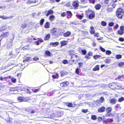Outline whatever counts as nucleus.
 Returning a JSON list of instances; mask_svg holds the SVG:
<instances>
[{"label":"nucleus","instance_id":"57","mask_svg":"<svg viewBox=\"0 0 124 124\" xmlns=\"http://www.w3.org/2000/svg\"><path fill=\"white\" fill-rule=\"evenodd\" d=\"M114 24V23L112 22L109 23V25L110 26H112Z\"/></svg>","mask_w":124,"mask_h":124},{"label":"nucleus","instance_id":"4","mask_svg":"<svg viewBox=\"0 0 124 124\" xmlns=\"http://www.w3.org/2000/svg\"><path fill=\"white\" fill-rule=\"evenodd\" d=\"M9 32H3L1 35H0L1 36V38L2 36L3 38H7L9 36Z\"/></svg>","mask_w":124,"mask_h":124},{"label":"nucleus","instance_id":"10","mask_svg":"<svg viewBox=\"0 0 124 124\" xmlns=\"http://www.w3.org/2000/svg\"><path fill=\"white\" fill-rule=\"evenodd\" d=\"M105 108L104 107H102L98 109V111L100 112H103L105 111Z\"/></svg>","mask_w":124,"mask_h":124},{"label":"nucleus","instance_id":"45","mask_svg":"<svg viewBox=\"0 0 124 124\" xmlns=\"http://www.w3.org/2000/svg\"><path fill=\"white\" fill-rule=\"evenodd\" d=\"M66 13L68 14V15L69 16H71L72 15V13L70 11H67L66 12Z\"/></svg>","mask_w":124,"mask_h":124},{"label":"nucleus","instance_id":"26","mask_svg":"<svg viewBox=\"0 0 124 124\" xmlns=\"http://www.w3.org/2000/svg\"><path fill=\"white\" fill-rule=\"evenodd\" d=\"M99 69V65H97L95 68L93 69V71H95L96 70H98Z\"/></svg>","mask_w":124,"mask_h":124},{"label":"nucleus","instance_id":"55","mask_svg":"<svg viewBox=\"0 0 124 124\" xmlns=\"http://www.w3.org/2000/svg\"><path fill=\"white\" fill-rule=\"evenodd\" d=\"M33 59L34 61H37L39 59L38 57H35Z\"/></svg>","mask_w":124,"mask_h":124},{"label":"nucleus","instance_id":"47","mask_svg":"<svg viewBox=\"0 0 124 124\" xmlns=\"http://www.w3.org/2000/svg\"><path fill=\"white\" fill-rule=\"evenodd\" d=\"M91 118L93 120H95L96 118V116L92 115V116Z\"/></svg>","mask_w":124,"mask_h":124},{"label":"nucleus","instance_id":"62","mask_svg":"<svg viewBox=\"0 0 124 124\" xmlns=\"http://www.w3.org/2000/svg\"><path fill=\"white\" fill-rule=\"evenodd\" d=\"M81 2L85 3L87 2L88 0H80Z\"/></svg>","mask_w":124,"mask_h":124},{"label":"nucleus","instance_id":"37","mask_svg":"<svg viewBox=\"0 0 124 124\" xmlns=\"http://www.w3.org/2000/svg\"><path fill=\"white\" fill-rule=\"evenodd\" d=\"M111 61V60L110 59H107L105 60V62L107 63H109Z\"/></svg>","mask_w":124,"mask_h":124},{"label":"nucleus","instance_id":"12","mask_svg":"<svg viewBox=\"0 0 124 124\" xmlns=\"http://www.w3.org/2000/svg\"><path fill=\"white\" fill-rule=\"evenodd\" d=\"M59 42H51L50 43L51 45H52L53 46L55 47L56 46L59 45Z\"/></svg>","mask_w":124,"mask_h":124},{"label":"nucleus","instance_id":"64","mask_svg":"<svg viewBox=\"0 0 124 124\" xmlns=\"http://www.w3.org/2000/svg\"><path fill=\"white\" fill-rule=\"evenodd\" d=\"M119 40L120 41H123L124 40V39L123 38H120L119 39Z\"/></svg>","mask_w":124,"mask_h":124},{"label":"nucleus","instance_id":"50","mask_svg":"<svg viewBox=\"0 0 124 124\" xmlns=\"http://www.w3.org/2000/svg\"><path fill=\"white\" fill-rule=\"evenodd\" d=\"M39 90V89L38 88L37 89H35L33 90V91L34 93H36Z\"/></svg>","mask_w":124,"mask_h":124},{"label":"nucleus","instance_id":"35","mask_svg":"<svg viewBox=\"0 0 124 124\" xmlns=\"http://www.w3.org/2000/svg\"><path fill=\"white\" fill-rule=\"evenodd\" d=\"M81 52L82 54L85 55L86 53V51L85 49H83L81 50Z\"/></svg>","mask_w":124,"mask_h":124},{"label":"nucleus","instance_id":"22","mask_svg":"<svg viewBox=\"0 0 124 124\" xmlns=\"http://www.w3.org/2000/svg\"><path fill=\"white\" fill-rule=\"evenodd\" d=\"M65 104L68 107H73V104L71 103H66Z\"/></svg>","mask_w":124,"mask_h":124},{"label":"nucleus","instance_id":"16","mask_svg":"<svg viewBox=\"0 0 124 124\" xmlns=\"http://www.w3.org/2000/svg\"><path fill=\"white\" fill-rule=\"evenodd\" d=\"M17 100L20 102H22L23 101V97L22 96H19L17 97Z\"/></svg>","mask_w":124,"mask_h":124},{"label":"nucleus","instance_id":"3","mask_svg":"<svg viewBox=\"0 0 124 124\" xmlns=\"http://www.w3.org/2000/svg\"><path fill=\"white\" fill-rule=\"evenodd\" d=\"M69 84V81H64L61 83L60 85L61 87H66Z\"/></svg>","mask_w":124,"mask_h":124},{"label":"nucleus","instance_id":"56","mask_svg":"<svg viewBox=\"0 0 124 124\" xmlns=\"http://www.w3.org/2000/svg\"><path fill=\"white\" fill-rule=\"evenodd\" d=\"M90 1V2L91 3L94 4L95 2V1L94 0H89Z\"/></svg>","mask_w":124,"mask_h":124},{"label":"nucleus","instance_id":"51","mask_svg":"<svg viewBox=\"0 0 124 124\" xmlns=\"http://www.w3.org/2000/svg\"><path fill=\"white\" fill-rule=\"evenodd\" d=\"M66 16V14L65 12H63V13H61V16L62 17H64Z\"/></svg>","mask_w":124,"mask_h":124},{"label":"nucleus","instance_id":"28","mask_svg":"<svg viewBox=\"0 0 124 124\" xmlns=\"http://www.w3.org/2000/svg\"><path fill=\"white\" fill-rule=\"evenodd\" d=\"M45 21V19L44 18L41 19L40 21V25H42Z\"/></svg>","mask_w":124,"mask_h":124},{"label":"nucleus","instance_id":"9","mask_svg":"<svg viewBox=\"0 0 124 124\" xmlns=\"http://www.w3.org/2000/svg\"><path fill=\"white\" fill-rule=\"evenodd\" d=\"M67 44V42L65 40H63L61 42V45L60 46V47H62V46L66 45Z\"/></svg>","mask_w":124,"mask_h":124},{"label":"nucleus","instance_id":"32","mask_svg":"<svg viewBox=\"0 0 124 124\" xmlns=\"http://www.w3.org/2000/svg\"><path fill=\"white\" fill-rule=\"evenodd\" d=\"M118 33L119 34L122 35L124 33V31L121 30H119L118 31Z\"/></svg>","mask_w":124,"mask_h":124},{"label":"nucleus","instance_id":"15","mask_svg":"<svg viewBox=\"0 0 124 124\" xmlns=\"http://www.w3.org/2000/svg\"><path fill=\"white\" fill-rule=\"evenodd\" d=\"M31 58L30 57H27L23 60V62H27L31 61Z\"/></svg>","mask_w":124,"mask_h":124},{"label":"nucleus","instance_id":"33","mask_svg":"<svg viewBox=\"0 0 124 124\" xmlns=\"http://www.w3.org/2000/svg\"><path fill=\"white\" fill-rule=\"evenodd\" d=\"M104 101V98L102 97H101L99 101H97L100 102V103H102Z\"/></svg>","mask_w":124,"mask_h":124},{"label":"nucleus","instance_id":"42","mask_svg":"<svg viewBox=\"0 0 124 124\" xmlns=\"http://www.w3.org/2000/svg\"><path fill=\"white\" fill-rule=\"evenodd\" d=\"M106 54L108 55H109L111 53V52L109 50H107L106 52Z\"/></svg>","mask_w":124,"mask_h":124},{"label":"nucleus","instance_id":"43","mask_svg":"<svg viewBox=\"0 0 124 124\" xmlns=\"http://www.w3.org/2000/svg\"><path fill=\"white\" fill-rule=\"evenodd\" d=\"M11 81L12 82L15 83L16 81V79L14 78H12L11 79Z\"/></svg>","mask_w":124,"mask_h":124},{"label":"nucleus","instance_id":"11","mask_svg":"<svg viewBox=\"0 0 124 124\" xmlns=\"http://www.w3.org/2000/svg\"><path fill=\"white\" fill-rule=\"evenodd\" d=\"M54 13L53 10L50 9L47 11V13L46 14V16H48L50 14H52Z\"/></svg>","mask_w":124,"mask_h":124},{"label":"nucleus","instance_id":"54","mask_svg":"<svg viewBox=\"0 0 124 124\" xmlns=\"http://www.w3.org/2000/svg\"><path fill=\"white\" fill-rule=\"evenodd\" d=\"M66 6V7H70L71 6V4L70 2H68L66 3L65 4Z\"/></svg>","mask_w":124,"mask_h":124},{"label":"nucleus","instance_id":"8","mask_svg":"<svg viewBox=\"0 0 124 124\" xmlns=\"http://www.w3.org/2000/svg\"><path fill=\"white\" fill-rule=\"evenodd\" d=\"M45 54L48 56H51L52 55V53L48 50H46L45 52Z\"/></svg>","mask_w":124,"mask_h":124},{"label":"nucleus","instance_id":"46","mask_svg":"<svg viewBox=\"0 0 124 124\" xmlns=\"http://www.w3.org/2000/svg\"><path fill=\"white\" fill-rule=\"evenodd\" d=\"M62 63L64 64H66L68 63V61L66 60H63L62 61Z\"/></svg>","mask_w":124,"mask_h":124},{"label":"nucleus","instance_id":"30","mask_svg":"<svg viewBox=\"0 0 124 124\" xmlns=\"http://www.w3.org/2000/svg\"><path fill=\"white\" fill-rule=\"evenodd\" d=\"M55 18V17L53 15L50 16L49 17V19L51 21H53Z\"/></svg>","mask_w":124,"mask_h":124},{"label":"nucleus","instance_id":"36","mask_svg":"<svg viewBox=\"0 0 124 124\" xmlns=\"http://www.w3.org/2000/svg\"><path fill=\"white\" fill-rule=\"evenodd\" d=\"M101 56L100 55H96L93 56V58L95 59H97L101 57Z\"/></svg>","mask_w":124,"mask_h":124},{"label":"nucleus","instance_id":"59","mask_svg":"<svg viewBox=\"0 0 124 124\" xmlns=\"http://www.w3.org/2000/svg\"><path fill=\"white\" fill-rule=\"evenodd\" d=\"M27 93L30 94L31 93V92L30 91V89H29L27 88Z\"/></svg>","mask_w":124,"mask_h":124},{"label":"nucleus","instance_id":"53","mask_svg":"<svg viewBox=\"0 0 124 124\" xmlns=\"http://www.w3.org/2000/svg\"><path fill=\"white\" fill-rule=\"evenodd\" d=\"M100 48L101 50L103 52H105V50L102 46H100Z\"/></svg>","mask_w":124,"mask_h":124},{"label":"nucleus","instance_id":"17","mask_svg":"<svg viewBox=\"0 0 124 124\" xmlns=\"http://www.w3.org/2000/svg\"><path fill=\"white\" fill-rule=\"evenodd\" d=\"M95 32V30L94 27H91L90 28V33L91 34H94Z\"/></svg>","mask_w":124,"mask_h":124},{"label":"nucleus","instance_id":"25","mask_svg":"<svg viewBox=\"0 0 124 124\" xmlns=\"http://www.w3.org/2000/svg\"><path fill=\"white\" fill-rule=\"evenodd\" d=\"M101 5L99 4H96L95 6V8L96 10H99L100 9L101 7Z\"/></svg>","mask_w":124,"mask_h":124},{"label":"nucleus","instance_id":"14","mask_svg":"<svg viewBox=\"0 0 124 124\" xmlns=\"http://www.w3.org/2000/svg\"><path fill=\"white\" fill-rule=\"evenodd\" d=\"M13 16H10L8 17L4 16H0V17L3 19H7L11 18H13Z\"/></svg>","mask_w":124,"mask_h":124},{"label":"nucleus","instance_id":"44","mask_svg":"<svg viewBox=\"0 0 124 124\" xmlns=\"http://www.w3.org/2000/svg\"><path fill=\"white\" fill-rule=\"evenodd\" d=\"M58 77V75L57 74H56L55 75H54L52 76V77L54 79L57 78Z\"/></svg>","mask_w":124,"mask_h":124},{"label":"nucleus","instance_id":"29","mask_svg":"<svg viewBox=\"0 0 124 124\" xmlns=\"http://www.w3.org/2000/svg\"><path fill=\"white\" fill-rule=\"evenodd\" d=\"M118 66L120 67H123L124 66V62H121L119 63Z\"/></svg>","mask_w":124,"mask_h":124},{"label":"nucleus","instance_id":"41","mask_svg":"<svg viewBox=\"0 0 124 124\" xmlns=\"http://www.w3.org/2000/svg\"><path fill=\"white\" fill-rule=\"evenodd\" d=\"M101 24L103 26H105L107 25L105 21H102L101 22Z\"/></svg>","mask_w":124,"mask_h":124},{"label":"nucleus","instance_id":"58","mask_svg":"<svg viewBox=\"0 0 124 124\" xmlns=\"http://www.w3.org/2000/svg\"><path fill=\"white\" fill-rule=\"evenodd\" d=\"M90 56H89L88 54L85 55V58H86L87 59H89L91 58V57H89Z\"/></svg>","mask_w":124,"mask_h":124},{"label":"nucleus","instance_id":"2","mask_svg":"<svg viewBox=\"0 0 124 124\" xmlns=\"http://www.w3.org/2000/svg\"><path fill=\"white\" fill-rule=\"evenodd\" d=\"M87 15H89V18L90 19H92L95 16V14L93 11L92 10H90L87 12Z\"/></svg>","mask_w":124,"mask_h":124},{"label":"nucleus","instance_id":"7","mask_svg":"<svg viewBox=\"0 0 124 124\" xmlns=\"http://www.w3.org/2000/svg\"><path fill=\"white\" fill-rule=\"evenodd\" d=\"M50 24L48 22H46L44 25V27L46 29L50 27Z\"/></svg>","mask_w":124,"mask_h":124},{"label":"nucleus","instance_id":"27","mask_svg":"<svg viewBox=\"0 0 124 124\" xmlns=\"http://www.w3.org/2000/svg\"><path fill=\"white\" fill-rule=\"evenodd\" d=\"M112 110V108H111L109 107L106 109V110L107 112L109 113Z\"/></svg>","mask_w":124,"mask_h":124},{"label":"nucleus","instance_id":"61","mask_svg":"<svg viewBox=\"0 0 124 124\" xmlns=\"http://www.w3.org/2000/svg\"><path fill=\"white\" fill-rule=\"evenodd\" d=\"M78 18H79V19H82V17H83V16H82L81 15H78Z\"/></svg>","mask_w":124,"mask_h":124},{"label":"nucleus","instance_id":"18","mask_svg":"<svg viewBox=\"0 0 124 124\" xmlns=\"http://www.w3.org/2000/svg\"><path fill=\"white\" fill-rule=\"evenodd\" d=\"M72 5L75 8H76L78 7V2H77L76 1H73Z\"/></svg>","mask_w":124,"mask_h":124},{"label":"nucleus","instance_id":"31","mask_svg":"<svg viewBox=\"0 0 124 124\" xmlns=\"http://www.w3.org/2000/svg\"><path fill=\"white\" fill-rule=\"evenodd\" d=\"M6 29V27L5 26H2L0 27V31H4Z\"/></svg>","mask_w":124,"mask_h":124},{"label":"nucleus","instance_id":"1","mask_svg":"<svg viewBox=\"0 0 124 124\" xmlns=\"http://www.w3.org/2000/svg\"><path fill=\"white\" fill-rule=\"evenodd\" d=\"M124 9L121 8H119L117 9L116 15L119 18H122V16L124 15Z\"/></svg>","mask_w":124,"mask_h":124},{"label":"nucleus","instance_id":"20","mask_svg":"<svg viewBox=\"0 0 124 124\" xmlns=\"http://www.w3.org/2000/svg\"><path fill=\"white\" fill-rule=\"evenodd\" d=\"M31 100V98L29 97H23V101H27L28 100Z\"/></svg>","mask_w":124,"mask_h":124},{"label":"nucleus","instance_id":"24","mask_svg":"<svg viewBox=\"0 0 124 124\" xmlns=\"http://www.w3.org/2000/svg\"><path fill=\"white\" fill-rule=\"evenodd\" d=\"M117 86L118 87V88L120 89H122L124 88V86L120 84H118L117 85Z\"/></svg>","mask_w":124,"mask_h":124},{"label":"nucleus","instance_id":"38","mask_svg":"<svg viewBox=\"0 0 124 124\" xmlns=\"http://www.w3.org/2000/svg\"><path fill=\"white\" fill-rule=\"evenodd\" d=\"M114 86V84H113V85H109V87L111 89H115V87Z\"/></svg>","mask_w":124,"mask_h":124},{"label":"nucleus","instance_id":"13","mask_svg":"<svg viewBox=\"0 0 124 124\" xmlns=\"http://www.w3.org/2000/svg\"><path fill=\"white\" fill-rule=\"evenodd\" d=\"M50 38V35L49 33H48L46 35L44 38V40H46L49 39Z\"/></svg>","mask_w":124,"mask_h":124},{"label":"nucleus","instance_id":"48","mask_svg":"<svg viewBox=\"0 0 124 124\" xmlns=\"http://www.w3.org/2000/svg\"><path fill=\"white\" fill-rule=\"evenodd\" d=\"M27 26V25L26 24H22L21 27L23 28H26Z\"/></svg>","mask_w":124,"mask_h":124},{"label":"nucleus","instance_id":"5","mask_svg":"<svg viewBox=\"0 0 124 124\" xmlns=\"http://www.w3.org/2000/svg\"><path fill=\"white\" fill-rule=\"evenodd\" d=\"M61 76L63 77L67 75L68 72L65 70H63L61 71L60 72Z\"/></svg>","mask_w":124,"mask_h":124},{"label":"nucleus","instance_id":"6","mask_svg":"<svg viewBox=\"0 0 124 124\" xmlns=\"http://www.w3.org/2000/svg\"><path fill=\"white\" fill-rule=\"evenodd\" d=\"M71 33L70 32L68 31L64 33L63 34V35L65 37H68L71 35Z\"/></svg>","mask_w":124,"mask_h":124},{"label":"nucleus","instance_id":"21","mask_svg":"<svg viewBox=\"0 0 124 124\" xmlns=\"http://www.w3.org/2000/svg\"><path fill=\"white\" fill-rule=\"evenodd\" d=\"M57 31V29L56 28H53L51 30V33L55 34Z\"/></svg>","mask_w":124,"mask_h":124},{"label":"nucleus","instance_id":"40","mask_svg":"<svg viewBox=\"0 0 124 124\" xmlns=\"http://www.w3.org/2000/svg\"><path fill=\"white\" fill-rule=\"evenodd\" d=\"M113 121V119L112 118H108L107 120V122L110 123L112 122Z\"/></svg>","mask_w":124,"mask_h":124},{"label":"nucleus","instance_id":"34","mask_svg":"<svg viewBox=\"0 0 124 124\" xmlns=\"http://www.w3.org/2000/svg\"><path fill=\"white\" fill-rule=\"evenodd\" d=\"M121 57L122 55L120 54L117 55L116 56V58L117 59H119L121 58Z\"/></svg>","mask_w":124,"mask_h":124},{"label":"nucleus","instance_id":"49","mask_svg":"<svg viewBox=\"0 0 124 124\" xmlns=\"http://www.w3.org/2000/svg\"><path fill=\"white\" fill-rule=\"evenodd\" d=\"M107 10L109 12H111L112 11L113 9L112 8H107Z\"/></svg>","mask_w":124,"mask_h":124},{"label":"nucleus","instance_id":"39","mask_svg":"<svg viewBox=\"0 0 124 124\" xmlns=\"http://www.w3.org/2000/svg\"><path fill=\"white\" fill-rule=\"evenodd\" d=\"M124 100V98L123 97H121L118 100V101L119 102H121Z\"/></svg>","mask_w":124,"mask_h":124},{"label":"nucleus","instance_id":"19","mask_svg":"<svg viewBox=\"0 0 124 124\" xmlns=\"http://www.w3.org/2000/svg\"><path fill=\"white\" fill-rule=\"evenodd\" d=\"M117 100L116 99L113 98L110 100V102L112 104H115Z\"/></svg>","mask_w":124,"mask_h":124},{"label":"nucleus","instance_id":"23","mask_svg":"<svg viewBox=\"0 0 124 124\" xmlns=\"http://www.w3.org/2000/svg\"><path fill=\"white\" fill-rule=\"evenodd\" d=\"M69 54L71 55H74L75 54V52L74 50H69Z\"/></svg>","mask_w":124,"mask_h":124},{"label":"nucleus","instance_id":"52","mask_svg":"<svg viewBox=\"0 0 124 124\" xmlns=\"http://www.w3.org/2000/svg\"><path fill=\"white\" fill-rule=\"evenodd\" d=\"M88 55L89 56H92L93 55V53L91 52H89L88 53Z\"/></svg>","mask_w":124,"mask_h":124},{"label":"nucleus","instance_id":"60","mask_svg":"<svg viewBox=\"0 0 124 124\" xmlns=\"http://www.w3.org/2000/svg\"><path fill=\"white\" fill-rule=\"evenodd\" d=\"M87 111V109H82V111L83 112L86 113Z\"/></svg>","mask_w":124,"mask_h":124},{"label":"nucleus","instance_id":"63","mask_svg":"<svg viewBox=\"0 0 124 124\" xmlns=\"http://www.w3.org/2000/svg\"><path fill=\"white\" fill-rule=\"evenodd\" d=\"M120 30L123 31H124V26H122L120 27Z\"/></svg>","mask_w":124,"mask_h":124}]
</instances>
